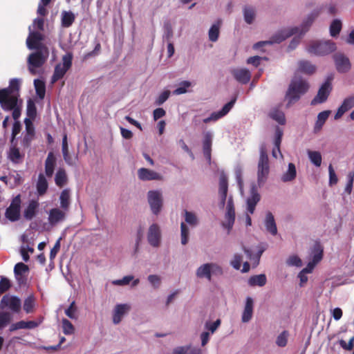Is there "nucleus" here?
Returning a JSON list of instances; mask_svg holds the SVG:
<instances>
[{"mask_svg":"<svg viewBox=\"0 0 354 354\" xmlns=\"http://www.w3.org/2000/svg\"><path fill=\"white\" fill-rule=\"evenodd\" d=\"M331 90V84L329 82H326L319 88L316 97L312 100V104L315 105L324 102L327 100Z\"/></svg>","mask_w":354,"mask_h":354,"instance_id":"nucleus-21","label":"nucleus"},{"mask_svg":"<svg viewBox=\"0 0 354 354\" xmlns=\"http://www.w3.org/2000/svg\"><path fill=\"white\" fill-rule=\"evenodd\" d=\"M228 183L227 178L225 174H221L219 177L218 185V206L221 209H223L227 198Z\"/></svg>","mask_w":354,"mask_h":354,"instance_id":"nucleus-17","label":"nucleus"},{"mask_svg":"<svg viewBox=\"0 0 354 354\" xmlns=\"http://www.w3.org/2000/svg\"><path fill=\"white\" fill-rule=\"evenodd\" d=\"M243 20L248 25H252L255 22L257 10L255 7L252 6H245L243 8Z\"/></svg>","mask_w":354,"mask_h":354,"instance_id":"nucleus-26","label":"nucleus"},{"mask_svg":"<svg viewBox=\"0 0 354 354\" xmlns=\"http://www.w3.org/2000/svg\"><path fill=\"white\" fill-rule=\"evenodd\" d=\"M62 154L66 164L71 166L77 164L78 157L77 155H72L69 153L66 135L62 139Z\"/></svg>","mask_w":354,"mask_h":354,"instance_id":"nucleus-24","label":"nucleus"},{"mask_svg":"<svg viewBox=\"0 0 354 354\" xmlns=\"http://www.w3.org/2000/svg\"><path fill=\"white\" fill-rule=\"evenodd\" d=\"M26 113L28 115V118L30 120H33L37 113L36 106L35 102L30 99L27 102V109H26Z\"/></svg>","mask_w":354,"mask_h":354,"instance_id":"nucleus-56","label":"nucleus"},{"mask_svg":"<svg viewBox=\"0 0 354 354\" xmlns=\"http://www.w3.org/2000/svg\"><path fill=\"white\" fill-rule=\"evenodd\" d=\"M222 267L216 263L208 262L200 265L195 271V275L198 279H205L211 281L212 276L221 275Z\"/></svg>","mask_w":354,"mask_h":354,"instance_id":"nucleus-7","label":"nucleus"},{"mask_svg":"<svg viewBox=\"0 0 354 354\" xmlns=\"http://www.w3.org/2000/svg\"><path fill=\"white\" fill-rule=\"evenodd\" d=\"M34 86L37 95L39 98L43 99L46 93L44 82L39 79H36L34 80Z\"/></svg>","mask_w":354,"mask_h":354,"instance_id":"nucleus-51","label":"nucleus"},{"mask_svg":"<svg viewBox=\"0 0 354 354\" xmlns=\"http://www.w3.org/2000/svg\"><path fill=\"white\" fill-rule=\"evenodd\" d=\"M289 334L287 331H283L279 334L277 338L276 344L280 347H283L287 344Z\"/></svg>","mask_w":354,"mask_h":354,"instance_id":"nucleus-63","label":"nucleus"},{"mask_svg":"<svg viewBox=\"0 0 354 354\" xmlns=\"http://www.w3.org/2000/svg\"><path fill=\"white\" fill-rule=\"evenodd\" d=\"M266 283V277L265 274H258L251 277L248 280V283L251 286H263Z\"/></svg>","mask_w":354,"mask_h":354,"instance_id":"nucleus-46","label":"nucleus"},{"mask_svg":"<svg viewBox=\"0 0 354 354\" xmlns=\"http://www.w3.org/2000/svg\"><path fill=\"white\" fill-rule=\"evenodd\" d=\"M21 80L13 78L7 88L0 89V105L5 111H12V118L18 120L21 115L22 100L19 98Z\"/></svg>","mask_w":354,"mask_h":354,"instance_id":"nucleus-2","label":"nucleus"},{"mask_svg":"<svg viewBox=\"0 0 354 354\" xmlns=\"http://www.w3.org/2000/svg\"><path fill=\"white\" fill-rule=\"evenodd\" d=\"M21 200L19 196H16L12 201L10 207L7 209L6 216L11 221H17L19 218V207Z\"/></svg>","mask_w":354,"mask_h":354,"instance_id":"nucleus-20","label":"nucleus"},{"mask_svg":"<svg viewBox=\"0 0 354 354\" xmlns=\"http://www.w3.org/2000/svg\"><path fill=\"white\" fill-rule=\"evenodd\" d=\"M48 188V183L43 174H39L37 183V189L39 195L44 194Z\"/></svg>","mask_w":354,"mask_h":354,"instance_id":"nucleus-50","label":"nucleus"},{"mask_svg":"<svg viewBox=\"0 0 354 354\" xmlns=\"http://www.w3.org/2000/svg\"><path fill=\"white\" fill-rule=\"evenodd\" d=\"M286 263L290 267L299 268L302 266V261L298 256L293 254L287 258Z\"/></svg>","mask_w":354,"mask_h":354,"instance_id":"nucleus-54","label":"nucleus"},{"mask_svg":"<svg viewBox=\"0 0 354 354\" xmlns=\"http://www.w3.org/2000/svg\"><path fill=\"white\" fill-rule=\"evenodd\" d=\"M133 279V275H126L120 279H115L111 281L113 286H124L129 285Z\"/></svg>","mask_w":354,"mask_h":354,"instance_id":"nucleus-58","label":"nucleus"},{"mask_svg":"<svg viewBox=\"0 0 354 354\" xmlns=\"http://www.w3.org/2000/svg\"><path fill=\"white\" fill-rule=\"evenodd\" d=\"M174 354H201L202 351L200 348L192 346V345H186L176 347L174 350Z\"/></svg>","mask_w":354,"mask_h":354,"instance_id":"nucleus-34","label":"nucleus"},{"mask_svg":"<svg viewBox=\"0 0 354 354\" xmlns=\"http://www.w3.org/2000/svg\"><path fill=\"white\" fill-rule=\"evenodd\" d=\"M221 24L217 21L212 24L208 31V37L209 41L215 42L218 40L220 34Z\"/></svg>","mask_w":354,"mask_h":354,"instance_id":"nucleus-43","label":"nucleus"},{"mask_svg":"<svg viewBox=\"0 0 354 354\" xmlns=\"http://www.w3.org/2000/svg\"><path fill=\"white\" fill-rule=\"evenodd\" d=\"M243 171V167L241 165L237 164L234 167V174L236 176V180L239 186V192L242 196L244 195L243 181L242 179Z\"/></svg>","mask_w":354,"mask_h":354,"instance_id":"nucleus-38","label":"nucleus"},{"mask_svg":"<svg viewBox=\"0 0 354 354\" xmlns=\"http://www.w3.org/2000/svg\"><path fill=\"white\" fill-rule=\"evenodd\" d=\"M309 84L305 79L295 76L294 77L286 92L284 100L286 102V108H289L295 104L301 97L309 89Z\"/></svg>","mask_w":354,"mask_h":354,"instance_id":"nucleus-3","label":"nucleus"},{"mask_svg":"<svg viewBox=\"0 0 354 354\" xmlns=\"http://www.w3.org/2000/svg\"><path fill=\"white\" fill-rule=\"evenodd\" d=\"M38 207L37 201H31L24 210V217L28 220L32 219L35 216Z\"/></svg>","mask_w":354,"mask_h":354,"instance_id":"nucleus-39","label":"nucleus"},{"mask_svg":"<svg viewBox=\"0 0 354 354\" xmlns=\"http://www.w3.org/2000/svg\"><path fill=\"white\" fill-rule=\"evenodd\" d=\"M254 299L250 297H247L245 300L243 310L241 314V321L243 323L249 322L253 316L254 312Z\"/></svg>","mask_w":354,"mask_h":354,"instance_id":"nucleus-22","label":"nucleus"},{"mask_svg":"<svg viewBox=\"0 0 354 354\" xmlns=\"http://www.w3.org/2000/svg\"><path fill=\"white\" fill-rule=\"evenodd\" d=\"M147 237L150 245L153 248L159 247L162 241V231L160 226L156 223L150 225L147 230Z\"/></svg>","mask_w":354,"mask_h":354,"instance_id":"nucleus-11","label":"nucleus"},{"mask_svg":"<svg viewBox=\"0 0 354 354\" xmlns=\"http://www.w3.org/2000/svg\"><path fill=\"white\" fill-rule=\"evenodd\" d=\"M28 272V267L26 264L18 263L15 265L14 268L15 276L19 284L25 283Z\"/></svg>","mask_w":354,"mask_h":354,"instance_id":"nucleus-28","label":"nucleus"},{"mask_svg":"<svg viewBox=\"0 0 354 354\" xmlns=\"http://www.w3.org/2000/svg\"><path fill=\"white\" fill-rule=\"evenodd\" d=\"M264 225L266 230L272 235L274 236L277 234V228L275 223L274 218L270 212H267L264 219Z\"/></svg>","mask_w":354,"mask_h":354,"instance_id":"nucleus-31","label":"nucleus"},{"mask_svg":"<svg viewBox=\"0 0 354 354\" xmlns=\"http://www.w3.org/2000/svg\"><path fill=\"white\" fill-rule=\"evenodd\" d=\"M269 171L268 155L265 149L261 147L257 170V181L259 186L262 185L266 182L269 174Z\"/></svg>","mask_w":354,"mask_h":354,"instance_id":"nucleus-9","label":"nucleus"},{"mask_svg":"<svg viewBox=\"0 0 354 354\" xmlns=\"http://www.w3.org/2000/svg\"><path fill=\"white\" fill-rule=\"evenodd\" d=\"M67 211L60 207H53L47 212V223L44 224V227L49 230L53 227L64 222L66 217Z\"/></svg>","mask_w":354,"mask_h":354,"instance_id":"nucleus-8","label":"nucleus"},{"mask_svg":"<svg viewBox=\"0 0 354 354\" xmlns=\"http://www.w3.org/2000/svg\"><path fill=\"white\" fill-rule=\"evenodd\" d=\"M75 19L73 12L63 11L62 12V24L64 27H69L72 25Z\"/></svg>","mask_w":354,"mask_h":354,"instance_id":"nucleus-49","label":"nucleus"},{"mask_svg":"<svg viewBox=\"0 0 354 354\" xmlns=\"http://www.w3.org/2000/svg\"><path fill=\"white\" fill-rule=\"evenodd\" d=\"M35 306V299L32 295L28 297L24 303V309L26 313H31L33 312Z\"/></svg>","mask_w":354,"mask_h":354,"instance_id":"nucleus-55","label":"nucleus"},{"mask_svg":"<svg viewBox=\"0 0 354 354\" xmlns=\"http://www.w3.org/2000/svg\"><path fill=\"white\" fill-rule=\"evenodd\" d=\"M298 70L306 74L311 75L316 71V66L308 61L301 60L298 62Z\"/></svg>","mask_w":354,"mask_h":354,"instance_id":"nucleus-37","label":"nucleus"},{"mask_svg":"<svg viewBox=\"0 0 354 354\" xmlns=\"http://www.w3.org/2000/svg\"><path fill=\"white\" fill-rule=\"evenodd\" d=\"M147 280L151 286L155 289H157L160 286L161 277L158 274H149L147 277Z\"/></svg>","mask_w":354,"mask_h":354,"instance_id":"nucleus-60","label":"nucleus"},{"mask_svg":"<svg viewBox=\"0 0 354 354\" xmlns=\"http://www.w3.org/2000/svg\"><path fill=\"white\" fill-rule=\"evenodd\" d=\"M21 302L19 297L6 295H4L0 301V308H8L13 313H19L21 310Z\"/></svg>","mask_w":354,"mask_h":354,"instance_id":"nucleus-15","label":"nucleus"},{"mask_svg":"<svg viewBox=\"0 0 354 354\" xmlns=\"http://www.w3.org/2000/svg\"><path fill=\"white\" fill-rule=\"evenodd\" d=\"M307 154L310 161L316 167H319L322 165V155L317 151L308 150Z\"/></svg>","mask_w":354,"mask_h":354,"instance_id":"nucleus-45","label":"nucleus"},{"mask_svg":"<svg viewBox=\"0 0 354 354\" xmlns=\"http://www.w3.org/2000/svg\"><path fill=\"white\" fill-rule=\"evenodd\" d=\"M213 134L211 132H207L205 134L203 140V153L206 158L210 160V151L212 142Z\"/></svg>","mask_w":354,"mask_h":354,"instance_id":"nucleus-36","label":"nucleus"},{"mask_svg":"<svg viewBox=\"0 0 354 354\" xmlns=\"http://www.w3.org/2000/svg\"><path fill=\"white\" fill-rule=\"evenodd\" d=\"M189 229L185 223L180 224V242L181 244L185 245L189 241Z\"/></svg>","mask_w":354,"mask_h":354,"instance_id":"nucleus-52","label":"nucleus"},{"mask_svg":"<svg viewBox=\"0 0 354 354\" xmlns=\"http://www.w3.org/2000/svg\"><path fill=\"white\" fill-rule=\"evenodd\" d=\"M77 307L75 306V302L72 301L68 308L65 310L66 315L72 319H77Z\"/></svg>","mask_w":354,"mask_h":354,"instance_id":"nucleus-61","label":"nucleus"},{"mask_svg":"<svg viewBox=\"0 0 354 354\" xmlns=\"http://www.w3.org/2000/svg\"><path fill=\"white\" fill-rule=\"evenodd\" d=\"M270 118L275 120L279 124H286V117L284 113L281 111L278 107L272 108L268 113Z\"/></svg>","mask_w":354,"mask_h":354,"instance_id":"nucleus-35","label":"nucleus"},{"mask_svg":"<svg viewBox=\"0 0 354 354\" xmlns=\"http://www.w3.org/2000/svg\"><path fill=\"white\" fill-rule=\"evenodd\" d=\"M330 113V111H324L318 114L317 121L315 124L314 127V129L316 132L322 129L323 125L324 124L328 118L329 117Z\"/></svg>","mask_w":354,"mask_h":354,"instance_id":"nucleus-41","label":"nucleus"},{"mask_svg":"<svg viewBox=\"0 0 354 354\" xmlns=\"http://www.w3.org/2000/svg\"><path fill=\"white\" fill-rule=\"evenodd\" d=\"M334 59L338 71L344 73L350 69V62L344 55L342 54H336L334 56Z\"/></svg>","mask_w":354,"mask_h":354,"instance_id":"nucleus-29","label":"nucleus"},{"mask_svg":"<svg viewBox=\"0 0 354 354\" xmlns=\"http://www.w3.org/2000/svg\"><path fill=\"white\" fill-rule=\"evenodd\" d=\"M231 73L236 80L241 84L248 83L251 77L250 71L245 68H236L231 71Z\"/></svg>","mask_w":354,"mask_h":354,"instance_id":"nucleus-25","label":"nucleus"},{"mask_svg":"<svg viewBox=\"0 0 354 354\" xmlns=\"http://www.w3.org/2000/svg\"><path fill=\"white\" fill-rule=\"evenodd\" d=\"M342 29V21L339 19H334L330 26V36L337 37Z\"/></svg>","mask_w":354,"mask_h":354,"instance_id":"nucleus-53","label":"nucleus"},{"mask_svg":"<svg viewBox=\"0 0 354 354\" xmlns=\"http://www.w3.org/2000/svg\"><path fill=\"white\" fill-rule=\"evenodd\" d=\"M138 178L141 181H162L164 176L155 170L141 167L137 170Z\"/></svg>","mask_w":354,"mask_h":354,"instance_id":"nucleus-14","label":"nucleus"},{"mask_svg":"<svg viewBox=\"0 0 354 354\" xmlns=\"http://www.w3.org/2000/svg\"><path fill=\"white\" fill-rule=\"evenodd\" d=\"M56 165V158L53 152L48 154L45 161V173L48 177H52Z\"/></svg>","mask_w":354,"mask_h":354,"instance_id":"nucleus-32","label":"nucleus"},{"mask_svg":"<svg viewBox=\"0 0 354 354\" xmlns=\"http://www.w3.org/2000/svg\"><path fill=\"white\" fill-rule=\"evenodd\" d=\"M193 83L190 81L184 80L180 82L173 93L176 95H183L189 91V88L192 87Z\"/></svg>","mask_w":354,"mask_h":354,"instance_id":"nucleus-40","label":"nucleus"},{"mask_svg":"<svg viewBox=\"0 0 354 354\" xmlns=\"http://www.w3.org/2000/svg\"><path fill=\"white\" fill-rule=\"evenodd\" d=\"M32 28V31L35 33H39L41 35L40 32L37 30H42L44 28V19L42 18H37L34 20L32 26H30L29 28ZM30 30V28H28Z\"/></svg>","mask_w":354,"mask_h":354,"instance_id":"nucleus-62","label":"nucleus"},{"mask_svg":"<svg viewBox=\"0 0 354 354\" xmlns=\"http://www.w3.org/2000/svg\"><path fill=\"white\" fill-rule=\"evenodd\" d=\"M171 94L170 91L164 90L158 95V97L156 100V104L157 105L162 104L169 97Z\"/></svg>","mask_w":354,"mask_h":354,"instance_id":"nucleus-64","label":"nucleus"},{"mask_svg":"<svg viewBox=\"0 0 354 354\" xmlns=\"http://www.w3.org/2000/svg\"><path fill=\"white\" fill-rule=\"evenodd\" d=\"M32 120L26 118L25 119V125H26V136H24V141L28 143L30 141L32 138L34 136L35 129L32 124Z\"/></svg>","mask_w":354,"mask_h":354,"instance_id":"nucleus-44","label":"nucleus"},{"mask_svg":"<svg viewBox=\"0 0 354 354\" xmlns=\"http://www.w3.org/2000/svg\"><path fill=\"white\" fill-rule=\"evenodd\" d=\"M70 194L68 189H64L59 196L60 208L68 211L70 204Z\"/></svg>","mask_w":354,"mask_h":354,"instance_id":"nucleus-47","label":"nucleus"},{"mask_svg":"<svg viewBox=\"0 0 354 354\" xmlns=\"http://www.w3.org/2000/svg\"><path fill=\"white\" fill-rule=\"evenodd\" d=\"M283 136V131L279 127H277L275 129L274 138V148L272 149V156L275 158H278L279 156L283 158V155L280 151V145Z\"/></svg>","mask_w":354,"mask_h":354,"instance_id":"nucleus-27","label":"nucleus"},{"mask_svg":"<svg viewBox=\"0 0 354 354\" xmlns=\"http://www.w3.org/2000/svg\"><path fill=\"white\" fill-rule=\"evenodd\" d=\"M63 333L66 335H72L75 332V328L70 321L64 318L62 320Z\"/></svg>","mask_w":354,"mask_h":354,"instance_id":"nucleus-57","label":"nucleus"},{"mask_svg":"<svg viewBox=\"0 0 354 354\" xmlns=\"http://www.w3.org/2000/svg\"><path fill=\"white\" fill-rule=\"evenodd\" d=\"M261 200V196L258 192L257 187L254 183L250 185V194L245 197V211L241 221L246 227L252 225V219L250 215L253 214L256 209V206Z\"/></svg>","mask_w":354,"mask_h":354,"instance_id":"nucleus-4","label":"nucleus"},{"mask_svg":"<svg viewBox=\"0 0 354 354\" xmlns=\"http://www.w3.org/2000/svg\"><path fill=\"white\" fill-rule=\"evenodd\" d=\"M354 107V95L346 97L337 109L334 116L335 120L339 119L346 111Z\"/></svg>","mask_w":354,"mask_h":354,"instance_id":"nucleus-23","label":"nucleus"},{"mask_svg":"<svg viewBox=\"0 0 354 354\" xmlns=\"http://www.w3.org/2000/svg\"><path fill=\"white\" fill-rule=\"evenodd\" d=\"M131 304L129 302L116 303L111 310V321L114 325L120 324L131 312Z\"/></svg>","mask_w":354,"mask_h":354,"instance_id":"nucleus-10","label":"nucleus"},{"mask_svg":"<svg viewBox=\"0 0 354 354\" xmlns=\"http://www.w3.org/2000/svg\"><path fill=\"white\" fill-rule=\"evenodd\" d=\"M55 183L59 187L64 186L67 182V176L64 169H59L55 174Z\"/></svg>","mask_w":354,"mask_h":354,"instance_id":"nucleus-48","label":"nucleus"},{"mask_svg":"<svg viewBox=\"0 0 354 354\" xmlns=\"http://www.w3.org/2000/svg\"><path fill=\"white\" fill-rule=\"evenodd\" d=\"M72 64V55L67 53L62 57V63L59 64L55 68V72L52 77V82H55L62 78L66 71L70 68Z\"/></svg>","mask_w":354,"mask_h":354,"instance_id":"nucleus-12","label":"nucleus"},{"mask_svg":"<svg viewBox=\"0 0 354 354\" xmlns=\"http://www.w3.org/2000/svg\"><path fill=\"white\" fill-rule=\"evenodd\" d=\"M39 324H40V322H37L35 321H28V322L20 321L15 324H12L10 327V330L14 331V330H16L18 329H23V328L32 329V328L37 327Z\"/></svg>","mask_w":354,"mask_h":354,"instance_id":"nucleus-33","label":"nucleus"},{"mask_svg":"<svg viewBox=\"0 0 354 354\" xmlns=\"http://www.w3.org/2000/svg\"><path fill=\"white\" fill-rule=\"evenodd\" d=\"M306 51L317 56H324L336 50V45L330 40L312 41L306 48Z\"/></svg>","mask_w":354,"mask_h":354,"instance_id":"nucleus-5","label":"nucleus"},{"mask_svg":"<svg viewBox=\"0 0 354 354\" xmlns=\"http://www.w3.org/2000/svg\"><path fill=\"white\" fill-rule=\"evenodd\" d=\"M297 176V169L294 163L290 162L287 168L281 175V180L283 183L293 181Z\"/></svg>","mask_w":354,"mask_h":354,"instance_id":"nucleus-30","label":"nucleus"},{"mask_svg":"<svg viewBox=\"0 0 354 354\" xmlns=\"http://www.w3.org/2000/svg\"><path fill=\"white\" fill-rule=\"evenodd\" d=\"M243 262V255L239 253H235L230 263L235 270H240L241 263Z\"/></svg>","mask_w":354,"mask_h":354,"instance_id":"nucleus-59","label":"nucleus"},{"mask_svg":"<svg viewBox=\"0 0 354 354\" xmlns=\"http://www.w3.org/2000/svg\"><path fill=\"white\" fill-rule=\"evenodd\" d=\"M236 101V97H234L232 100H231V101L225 104L221 109V110L218 111H214L212 113L209 117L203 119V122L207 124L211 122H216L218 120L222 118L230 111V110L234 106Z\"/></svg>","mask_w":354,"mask_h":354,"instance_id":"nucleus-18","label":"nucleus"},{"mask_svg":"<svg viewBox=\"0 0 354 354\" xmlns=\"http://www.w3.org/2000/svg\"><path fill=\"white\" fill-rule=\"evenodd\" d=\"M43 37L39 33H35L30 28V35L26 39V45L28 49L36 50L28 57L27 64L30 73L32 75L39 74L48 55V48L41 43Z\"/></svg>","mask_w":354,"mask_h":354,"instance_id":"nucleus-1","label":"nucleus"},{"mask_svg":"<svg viewBox=\"0 0 354 354\" xmlns=\"http://www.w3.org/2000/svg\"><path fill=\"white\" fill-rule=\"evenodd\" d=\"M318 17V12H312L307 15L303 19L302 22L299 26H293L295 28V31L296 32V35H298L300 37H304L306 33H307L315 20Z\"/></svg>","mask_w":354,"mask_h":354,"instance_id":"nucleus-13","label":"nucleus"},{"mask_svg":"<svg viewBox=\"0 0 354 354\" xmlns=\"http://www.w3.org/2000/svg\"><path fill=\"white\" fill-rule=\"evenodd\" d=\"M295 28L293 26L286 27L279 30L270 38V42L272 44H279L287 38L296 35Z\"/></svg>","mask_w":354,"mask_h":354,"instance_id":"nucleus-19","label":"nucleus"},{"mask_svg":"<svg viewBox=\"0 0 354 354\" xmlns=\"http://www.w3.org/2000/svg\"><path fill=\"white\" fill-rule=\"evenodd\" d=\"M147 201L152 214L158 216L164 207V196L161 189L149 190L147 193Z\"/></svg>","mask_w":354,"mask_h":354,"instance_id":"nucleus-6","label":"nucleus"},{"mask_svg":"<svg viewBox=\"0 0 354 354\" xmlns=\"http://www.w3.org/2000/svg\"><path fill=\"white\" fill-rule=\"evenodd\" d=\"M235 221V210L234 207L233 198L231 196H229L227 201L226 213L225 215V220L223 222V227L229 232L232 228Z\"/></svg>","mask_w":354,"mask_h":354,"instance_id":"nucleus-16","label":"nucleus"},{"mask_svg":"<svg viewBox=\"0 0 354 354\" xmlns=\"http://www.w3.org/2000/svg\"><path fill=\"white\" fill-rule=\"evenodd\" d=\"M184 218L185 223L191 227H196L199 223L198 215L193 212L185 210L184 212Z\"/></svg>","mask_w":354,"mask_h":354,"instance_id":"nucleus-42","label":"nucleus"}]
</instances>
